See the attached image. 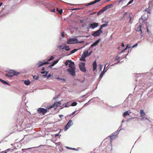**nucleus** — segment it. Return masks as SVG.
I'll return each mask as SVG.
<instances>
[{
	"mask_svg": "<svg viewBox=\"0 0 153 153\" xmlns=\"http://www.w3.org/2000/svg\"><path fill=\"white\" fill-rule=\"evenodd\" d=\"M61 104L60 102H55L53 105L51 106L50 107L48 108H54L56 109V108L59 106H61Z\"/></svg>",
	"mask_w": 153,
	"mask_h": 153,
	"instance_id": "obj_8",
	"label": "nucleus"
},
{
	"mask_svg": "<svg viewBox=\"0 0 153 153\" xmlns=\"http://www.w3.org/2000/svg\"><path fill=\"white\" fill-rule=\"evenodd\" d=\"M47 76V79H49V78L50 77H51V76L53 77V75H51V74H50L48 76Z\"/></svg>",
	"mask_w": 153,
	"mask_h": 153,
	"instance_id": "obj_39",
	"label": "nucleus"
},
{
	"mask_svg": "<svg viewBox=\"0 0 153 153\" xmlns=\"http://www.w3.org/2000/svg\"><path fill=\"white\" fill-rule=\"evenodd\" d=\"M64 33H65V32H62L61 33V35H62V36L63 37H64V36H65V35H64Z\"/></svg>",
	"mask_w": 153,
	"mask_h": 153,
	"instance_id": "obj_43",
	"label": "nucleus"
},
{
	"mask_svg": "<svg viewBox=\"0 0 153 153\" xmlns=\"http://www.w3.org/2000/svg\"><path fill=\"white\" fill-rule=\"evenodd\" d=\"M49 64L48 62H42L40 61L37 64L38 67H40L43 65L45 64Z\"/></svg>",
	"mask_w": 153,
	"mask_h": 153,
	"instance_id": "obj_10",
	"label": "nucleus"
},
{
	"mask_svg": "<svg viewBox=\"0 0 153 153\" xmlns=\"http://www.w3.org/2000/svg\"><path fill=\"white\" fill-rule=\"evenodd\" d=\"M100 0H95L94 1L90 3H88V4H85V6H88L94 4L97 2H99L100 1Z\"/></svg>",
	"mask_w": 153,
	"mask_h": 153,
	"instance_id": "obj_11",
	"label": "nucleus"
},
{
	"mask_svg": "<svg viewBox=\"0 0 153 153\" xmlns=\"http://www.w3.org/2000/svg\"><path fill=\"white\" fill-rule=\"evenodd\" d=\"M85 62H80L79 64V68L80 70L82 71L85 72L86 71L85 67Z\"/></svg>",
	"mask_w": 153,
	"mask_h": 153,
	"instance_id": "obj_3",
	"label": "nucleus"
},
{
	"mask_svg": "<svg viewBox=\"0 0 153 153\" xmlns=\"http://www.w3.org/2000/svg\"><path fill=\"white\" fill-rule=\"evenodd\" d=\"M100 68H101H101H102V65H101V66L100 65Z\"/></svg>",
	"mask_w": 153,
	"mask_h": 153,
	"instance_id": "obj_56",
	"label": "nucleus"
},
{
	"mask_svg": "<svg viewBox=\"0 0 153 153\" xmlns=\"http://www.w3.org/2000/svg\"><path fill=\"white\" fill-rule=\"evenodd\" d=\"M72 149L75 150V151H77V150L76 149L74 148H72Z\"/></svg>",
	"mask_w": 153,
	"mask_h": 153,
	"instance_id": "obj_49",
	"label": "nucleus"
},
{
	"mask_svg": "<svg viewBox=\"0 0 153 153\" xmlns=\"http://www.w3.org/2000/svg\"><path fill=\"white\" fill-rule=\"evenodd\" d=\"M66 148H67L68 149H72V148H70V147H66Z\"/></svg>",
	"mask_w": 153,
	"mask_h": 153,
	"instance_id": "obj_54",
	"label": "nucleus"
},
{
	"mask_svg": "<svg viewBox=\"0 0 153 153\" xmlns=\"http://www.w3.org/2000/svg\"><path fill=\"white\" fill-rule=\"evenodd\" d=\"M77 49H74L71 51V53H75V52H76V51H77Z\"/></svg>",
	"mask_w": 153,
	"mask_h": 153,
	"instance_id": "obj_29",
	"label": "nucleus"
},
{
	"mask_svg": "<svg viewBox=\"0 0 153 153\" xmlns=\"http://www.w3.org/2000/svg\"><path fill=\"white\" fill-rule=\"evenodd\" d=\"M19 74L16 73L15 71L12 70L5 74V75L9 77H11L17 75Z\"/></svg>",
	"mask_w": 153,
	"mask_h": 153,
	"instance_id": "obj_2",
	"label": "nucleus"
},
{
	"mask_svg": "<svg viewBox=\"0 0 153 153\" xmlns=\"http://www.w3.org/2000/svg\"><path fill=\"white\" fill-rule=\"evenodd\" d=\"M145 16V15L142 16L141 17V18H142V19L143 20H146V17H144V16Z\"/></svg>",
	"mask_w": 153,
	"mask_h": 153,
	"instance_id": "obj_31",
	"label": "nucleus"
},
{
	"mask_svg": "<svg viewBox=\"0 0 153 153\" xmlns=\"http://www.w3.org/2000/svg\"><path fill=\"white\" fill-rule=\"evenodd\" d=\"M153 6V0H152L151 1H150L149 4V7L150 6Z\"/></svg>",
	"mask_w": 153,
	"mask_h": 153,
	"instance_id": "obj_28",
	"label": "nucleus"
},
{
	"mask_svg": "<svg viewBox=\"0 0 153 153\" xmlns=\"http://www.w3.org/2000/svg\"><path fill=\"white\" fill-rule=\"evenodd\" d=\"M41 73L42 74H44L45 73V75H43L42 76L44 77H47V74L48 73V72L47 71H42L41 72Z\"/></svg>",
	"mask_w": 153,
	"mask_h": 153,
	"instance_id": "obj_19",
	"label": "nucleus"
},
{
	"mask_svg": "<svg viewBox=\"0 0 153 153\" xmlns=\"http://www.w3.org/2000/svg\"><path fill=\"white\" fill-rule=\"evenodd\" d=\"M65 50L67 51H68L70 50V48L68 46H67L66 47Z\"/></svg>",
	"mask_w": 153,
	"mask_h": 153,
	"instance_id": "obj_38",
	"label": "nucleus"
},
{
	"mask_svg": "<svg viewBox=\"0 0 153 153\" xmlns=\"http://www.w3.org/2000/svg\"><path fill=\"white\" fill-rule=\"evenodd\" d=\"M72 125V121L71 120H70L64 128V130L66 131Z\"/></svg>",
	"mask_w": 153,
	"mask_h": 153,
	"instance_id": "obj_7",
	"label": "nucleus"
},
{
	"mask_svg": "<svg viewBox=\"0 0 153 153\" xmlns=\"http://www.w3.org/2000/svg\"><path fill=\"white\" fill-rule=\"evenodd\" d=\"M145 11H147L148 13H150L149 10V9H145Z\"/></svg>",
	"mask_w": 153,
	"mask_h": 153,
	"instance_id": "obj_42",
	"label": "nucleus"
},
{
	"mask_svg": "<svg viewBox=\"0 0 153 153\" xmlns=\"http://www.w3.org/2000/svg\"><path fill=\"white\" fill-rule=\"evenodd\" d=\"M56 79H59V80H62L64 81H65V79H62V78H59V77H57L56 78Z\"/></svg>",
	"mask_w": 153,
	"mask_h": 153,
	"instance_id": "obj_34",
	"label": "nucleus"
},
{
	"mask_svg": "<svg viewBox=\"0 0 153 153\" xmlns=\"http://www.w3.org/2000/svg\"><path fill=\"white\" fill-rule=\"evenodd\" d=\"M65 107H67V106L66 105L65 106Z\"/></svg>",
	"mask_w": 153,
	"mask_h": 153,
	"instance_id": "obj_63",
	"label": "nucleus"
},
{
	"mask_svg": "<svg viewBox=\"0 0 153 153\" xmlns=\"http://www.w3.org/2000/svg\"><path fill=\"white\" fill-rule=\"evenodd\" d=\"M131 113V112H130L128 113V111H125V112H124L123 114V116L124 117H126V116L127 115H129V113Z\"/></svg>",
	"mask_w": 153,
	"mask_h": 153,
	"instance_id": "obj_22",
	"label": "nucleus"
},
{
	"mask_svg": "<svg viewBox=\"0 0 153 153\" xmlns=\"http://www.w3.org/2000/svg\"><path fill=\"white\" fill-rule=\"evenodd\" d=\"M56 10L58 11L59 13L60 14H61L62 13V9L59 10L58 8H56Z\"/></svg>",
	"mask_w": 153,
	"mask_h": 153,
	"instance_id": "obj_23",
	"label": "nucleus"
},
{
	"mask_svg": "<svg viewBox=\"0 0 153 153\" xmlns=\"http://www.w3.org/2000/svg\"><path fill=\"white\" fill-rule=\"evenodd\" d=\"M112 5L111 4H108L103 8L102 10H103V12H104L105 11H106L108 8H110V6H111Z\"/></svg>",
	"mask_w": 153,
	"mask_h": 153,
	"instance_id": "obj_13",
	"label": "nucleus"
},
{
	"mask_svg": "<svg viewBox=\"0 0 153 153\" xmlns=\"http://www.w3.org/2000/svg\"><path fill=\"white\" fill-rule=\"evenodd\" d=\"M103 27H102V25H101L100 27V28L99 30H101V29Z\"/></svg>",
	"mask_w": 153,
	"mask_h": 153,
	"instance_id": "obj_50",
	"label": "nucleus"
},
{
	"mask_svg": "<svg viewBox=\"0 0 153 153\" xmlns=\"http://www.w3.org/2000/svg\"><path fill=\"white\" fill-rule=\"evenodd\" d=\"M128 17L129 18V19H130V21H129V22H130V21H131V17L130 16V14H129V15L128 16H127V18H128Z\"/></svg>",
	"mask_w": 153,
	"mask_h": 153,
	"instance_id": "obj_37",
	"label": "nucleus"
},
{
	"mask_svg": "<svg viewBox=\"0 0 153 153\" xmlns=\"http://www.w3.org/2000/svg\"><path fill=\"white\" fill-rule=\"evenodd\" d=\"M37 111L39 113H42L43 115H45L47 112V110L43 108H40L37 110Z\"/></svg>",
	"mask_w": 153,
	"mask_h": 153,
	"instance_id": "obj_6",
	"label": "nucleus"
},
{
	"mask_svg": "<svg viewBox=\"0 0 153 153\" xmlns=\"http://www.w3.org/2000/svg\"><path fill=\"white\" fill-rule=\"evenodd\" d=\"M85 95H83V96L82 97H85Z\"/></svg>",
	"mask_w": 153,
	"mask_h": 153,
	"instance_id": "obj_60",
	"label": "nucleus"
},
{
	"mask_svg": "<svg viewBox=\"0 0 153 153\" xmlns=\"http://www.w3.org/2000/svg\"><path fill=\"white\" fill-rule=\"evenodd\" d=\"M39 78V76H33V78L36 80H37Z\"/></svg>",
	"mask_w": 153,
	"mask_h": 153,
	"instance_id": "obj_32",
	"label": "nucleus"
},
{
	"mask_svg": "<svg viewBox=\"0 0 153 153\" xmlns=\"http://www.w3.org/2000/svg\"><path fill=\"white\" fill-rule=\"evenodd\" d=\"M102 25V27H105L106 26H107V24H104Z\"/></svg>",
	"mask_w": 153,
	"mask_h": 153,
	"instance_id": "obj_41",
	"label": "nucleus"
},
{
	"mask_svg": "<svg viewBox=\"0 0 153 153\" xmlns=\"http://www.w3.org/2000/svg\"><path fill=\"white\" fill-rule=\"evenodd\" d=\"M88 51H85L82 54V56L85 58L88 55Z\"/></svg>",
	"mask_w": 153,
	"mask_h": 153,
	"instance_id": "obj_17",
	"label": "nucleus"
},
{
	"mask_svg": "<svg viewBox=\"0 0 153 153\" xmlns=\"http://www.w3.org/2000/svg\"><path fill=\"white\" fill-rule=\"evenodd\" d=\"M134 1V0H131L130 1L128 2V3L127 4V5H129V4H130L131 3H132Z\"/></svg>",
	"mask_w": 153,
	"mask_h": 153,
	"instance_id": "obj_36",
	"label": "nucleus"
},
{
	"mask_svg": "<svg viewBox=\"0 0 153 153\" xmlns=\"http://www.w3.org/2000/svg\"><path fill=\"white\" fill-rule=\"evenodd\" d=\"M120 57L119 56H117L116 57L115 60H117L118 59H120Z\"/></svg>",
	"mask_w": 153,
	"mask_h": 153,
	"instance_id": "obj_40",
	"label": "nucleus"
},
{
	"mask_svg": "<svg viewBox=\"0 0 153 153\" xmlns=\"http://www.w3.org/2000/svg\"><path fill=\"white\" fill-rule=\"evenodd\" d=\"M141 26H142V25H139V26L138 27H137L136 28V31L137 32H140V33L141 34L142 32V30L141 29Z\"/></svg>",
	"mask_w": 153,
	"mask_h": 153,
	"instance_id": "obj_15",
	"label": "nucleus"
},
{
	"mask_svg": "<svg viewBox=\"0 0 153 153\" xmlns=\"http://www.w3.org/2000/svg\"><path fill=\"white\" fill-rule=\"evenodd\" d=\"M105 73V72L104 71V70H103L102 72V73H101V74H100V78H102L103 75V74H104Z\"/></svg>",
	"mask_w": 153,
	"mask_h": 153,
	"instance_id": "obj_26",
	"label": "nucleus"
},
{
	"mask_svg": "<svg viewBox=\"0 0 153 153\" xmlns=\"http://www.w3.org/2000/svg\"><path fill=\"white\" fill-rule=\"evenodd\" d=\"M138 45H137V43H136V44H135V45H134L133 47H132V48H134L135 47H136Z\"/></svg>",
	"mask_w": 153,
	"mask_h": 153,
	"instance_id": "obj_44",
	"label": "nucleus"
},
{
	"mask_svg": "<svg viewBox=\"0 0 153 153\" xmlns=\"http://www.w3.org/2000/svg\"><path fill=\"white\" fill-rule=\"evenodd\" d=\"M93 70L94 71H95L97 68V65L96 62V61H94L93 64Z\"/></svg>",
	"mask_w": 153,
	"mask_h": 153,
	"instance_id": "obj_16",
	"label": "nucleus"
},
{
	"mask_svg": "<svg viewBox=\"0 0 153 153\" xmlns=\"http://www.w3.org/2000/svg\"><path fill=\"white\" fill-rule=\"evenodd\" d=\"M3 153H7L6 152H4Z\"/></svg>",
	"mask_w": 153,
	"mask_h": 153,
	"instance_id": "obj_59",
	"label": "nucleus"
},
{
	"mask_svg": "<svg viewBox=\"0 0 153 153\" xmlns=\"http://www.w3.org/2000/svg\"><path fill=\"white\" fill-rule=\"evenodd\" d=\"M94 14V13H91L90 14V15H92V14Z\"/></svg>",
	"mask_w": 153,
	"mask_h": 153,
	"instance_id": "obj_58",
	"label": "nucleus"
},
{
	"mask_svg": "<svg viewBox=\"0 0 153 153\" xmlns=\"http://www.w3.org/2000/svg\"><path fill=\"white\" fill-rule=\"evenodd\" d=\"M58 136V134L56 135H55V136Z\"/></svg>",
	"mask_w": 153,
	"mask_h": 153,
	"instance_id": "obj_61",
	"label": "nucleus"
},
{
	"mask_svg": "<svg viewBox=\"0 0 153 153\" xmlns=\"http://www.w3.org/2000/svg\"><path fill=\"white\" fill-rule=\"evenodd\" d=\"M74 42L77 43L78 42L77 39L75 38H71L68 40L67 43L68 44H71L74 43Z\"/></svg>",
	"mask_w": 153,
	"mask_h": 153,
	"instance_id": "obj_5",
	"label": "nucleus"
},
{
	"mask_svg": "<svg viewBox=\"0 0 153 153\" xmlns=\"http://www.w3.org/2000/svg\"><path fill=\"white\" fill-rule=\"evenodd\" d=\"M107 64V63L105 65V67H104V69L105 68V67H106Z\"/></svg>",
	"mask_w": 153,
	"mask_h": 153,
	"instance_id": "obj_55",
	"label": "nucleus"
},
{
	"mask_svg": "<svg viewBox=\"0 0 153 153\" xmlns=\"http://www.w3.org/2000/svg\"><path fill=\"white\" fill-rule=\"evenodd\" d=\"M131 48V47H128V45L127 44V46L126 47V48L124 50H122L121 52V53H123L124 51L127 49V48Z\"/></svg>",
	"mask_w": 153,
	"mask_h": 153,
	"instance_id": "obj_24",
	"label": "nucleus"
},
{
	"mask_svg": "<svg viewBox=\"0 0 153 153\" xmlns=\"http://www.w3.org/2000/svg\"><path fill=\"white\" fill-rule=\"evenodd\" d=\"M100 40V39L97 40L95 42H94L91 45V46H90V48H92L94 46L97 45V44L99 42Z\"/></svg>",
	"mask_w": 153,
	"mask_h": 153,
	"instance_id": "obj_12",
	"label": "nucleus"
},
{
	"mask_svg": "<svg viewBox=\"0 0 153 153\" xmlns=\"http://www.w3.org/2000/svg\"><path fill=\"white\" fill-rule=\"evenodd\" d=\"M77 103L76 102H74L73 103H72L71 104L72 106H75L77 104Z\"/></svg>",
	"mask_w": 153,
	"mask_h": 153,
	"instance_id": "obj_30",
	"label": "nucleus"
},
{
	"mask_svg": "<svg viewBox=\"0 0 153 153\" xmlns=\"http://www.w3.org/2000/svg\"><path fill=\"white\" fill-rule=\"evenodd\" d=\"M59 60H56L54 61L53 63H52L51 65L49 66V67L52 68V67L53 66L56 64L58 62Z\"/></svg>",
	"mask_w": 153,
	"mask_h": 153,
	"instance_id": "obj_18",
	"label": "nucleus"
},
{
	"mask_svg": "<svg viewBox=\"0 0 153 153\" xmlns=\"http://www.w3.org/2000/svg\"><path fill=\"white\" fill-rule=\"evenodd\" d=\"M54 59V57L53 56H51L50 58L48 60V62L51 61Z\"/></svg>",
	"mask_w": 153,
	"mask_h": 153,
	"instance_id": "obj_27",
	"label": "nucleus"
},
{
	"mask_svg": "<svg viewBox=\"0 0 153 153\" xmlns=\"http://www.w3.org/2000/svg\"><path fill=\"white\" fill-rule=\"evenodd\" d=\"M65 65L67 66L68 65L69 68L67 69V71L70 75L72 76L76 75V68L74 63L71 60H67L65 63Z\"/></svg>",
	"mask_w": 153,
	"mask_h": 153,
	"instance_id": "obj_1",
	"label": "nucleus"
},
{
	"mask_svg": "<svg viewBox=\"0 0 153 153\" xmlns=\"http://www.w3.org/2000/svg\"><path fill=\"white\" fill-rule=\"evenodd\" d=\"M127 13L126 12H124L123 16V17L122 18L123 19H125V16L127 15Z\"/></svg>",
	"mask_w": 153,
	"mask_h": 153,
	"instance_id": "obj_35",
	"label": "nucleus"
},
{
	"mask_svg": "<svg viewBox=\"0 0 153 153\" xmlns=\"http://www.w3.org/2000/svg\"><path fill=\"white\" fill-rule=\"evenodd\" d=\"M63 117V115H59V117H60V118H62V117Z\"/></svg>",
	"mask_w": 153,
	"mask_h": 153,
	"instance_id": "obj_46",
	"label": "nucleus"
},
{
	"mask_svg": "<svg viewBox=\"0 0 153 153\" xmlns=\"http://www.w3.org/2000/svg\"><path fill=\"white\" fill-rule=\"evenodd\" d=\"M45 70V68L44 67H43L42 68V71H44Z\"/></svg>",
	"mask_w": 153,
	"mask_h": 153,
	"instance_id": "obj_52",
	"label": "nucleus"
},
{
	"mask_svg": "<svg viewBox=\"0 0 153 153\" xmlns=\"http://www.w3.org/2000/svg\"><path fill=\"white\" fill-rule=\"evenodd\" d=\"M16 153V152H15V153Z\"/></svg>",
	"mask_w": 153,
	"mask_h": 153,
	"instance_id": "obj_64",
	"label": "nucleus"
},
{
	"mask_svg": "<svg viewBox=\"0 0 153 153\" xmlns=\"http://www.w3.org/2000/svg\"><path fill=\"white\" fill-rule=\"evenodd\" d=\"M98 25L99 24L98 23L94 22L90 24V28L94 29L97 27Z\"/></svg>",
	"mask_w": 153,
	"mask_h": 153,
	"instance_id": "obj_9",
	"label": "nucleus"
},
{
	"mask_svg": "<svg viewBox=\"0 0 153 153\" xmlns=\"http://www.w3.org/2000/svg\"><path fill=\"white\" fill-rule=\"evenodd\" d=\"M102 30H98L93 32L92 35L94 37L98 36L102 33Z\"/></svg>",
	"mask_w": 153,
	"mask_h": 153,
	"instance_id": "obj_4",
	"label": "nucleus"
},
{
	"mask_svg": "<svg viewBox=\"0 0 153 153\" xmlns=\"http://www.w3.org/2000/svg\"><path fill=\"white\" fill-rule=\"evenodd\" d=\"M104 12L103 11V10H102V9L100 10L97 13V15H98L99 14H100L101 13H103Z\"/></svg>",
	"mask_w": 153,
	"mask_h": 153,
	"instance_id": "obj_33",
	"label": "nucleus"
},
{
	"mask_svg": "<svg viewBox=\"0 0 153 153\" xmlns=\"http://www.w3.org/2000/svg\"><path fill=\"white\" fill-rule=\"evenodd\" d=\"M76 111H74L71 114V115H74L75 113L76 112Z\"/></svg>",
	"mask_w": 153,
	"mask_h": 153,
	"instance_id": "obj_48",
	"label": "nucleus"
},
{
	"mask_svg": "<svg viewBox=\"0 0 153 153\" xmlns=\"http://www.w3.org/2000/svg\"><path fill=\"white\" fill-rule=\"evenodd\" d=\"M121 46L123 47H124V43H123L122 44V45H121Z\"/></svg>",
	"mask_w": 153,
	"mask_h": 153,
	"instance_id": "obj_51",
	"label": "nucleus"
},
{
	"mask_svg": "<svg viewBox=\"0 0 153 153\" xmlns=\"http://www.w3.org/2000/svg\"><path fill=\"white\" fill-rule=\"evenodd\" d=\"M56 145H60L61 144V143L60 142H58V143H55Z\"/></svg>",
	"mask_w": 153,
	"mask_h": 153,
	"instance_id": "obj_45",
	"label": "nucleus"
},
{
	"mask_svg": "<svg viewBox=\"0 0 153 153\" xmlns=\"http://www.w3.org/2000/svg\"><path fill=\"white\" fill-rule=\"evenodd\" d=\"M55 9H53L51 10V12H55Z\"/></svg>",
	"mask_w": 153,
	"mask_h": 153,
	"instance_id": "obj_53",
	"label": "nucleus"
},
{
	"mask_svg": "<svg viewBox=\"0 0 153 153\" xmlns=\"http://www.w3.org/2000/svg\"><path fill=\"white\" fill-rule=\"evenodd\" d=\"M147 31L148 32H149V29H148V28H147Z\"/></svg>",
	"mask_w": 153,
	"mask_h": 153,
	"instance_id": "obj_57",
	"label": "nucleus"
},
{
	"mask_svg": "<svg viewBox=\"0 0 153 153\" xmlns=\"http://www.w3.org/2000/svg\"><path fill=\"white\" fill-rule=\"evenodd\" d=\"M140 116L141 117H142L141 119L142 120L144 118V117H143L145 116L146 114L143 111V110H140Z\"/></svg>",
	"mask_w": 153,
	"mask_h": 153,
	"instance_id": "obj_14",
	"label": "nucleus"
},
{
	"mask_svg": "<svg viewBox=\"0 0 153 153\" xmlns=\"http://www.w3.org/2000/svg\"><path fill=\"white\" fill-rule=\"evenodd\" d=\"M0 81L1 82L4 84V85H9V84L6 81L4 80L1 79H0Z\"/></svg>",
	"mask_w": 153,
	"mask_h": 153,
	"instance_id": "obj_20",
	"label": "nucleus"
},
{
	"mask_svg": "<svg viewBox=\"0 0 153 153\" xmlns=\"http://www.w3.org/2000/svg\"><path fill=\"white\" fill-rule=\"evenodd\" d=\"M85 57H83V56H82L81 57L80 59V60L81 61H85L86 60L85 59Z\"/></svg>",
	"mask_w": 153,
	"mask_h": 153,
	"instance_id": "obj_25",
	"label": "nucleus"
},
{
	"mask_svg": "<svg viewBox=\"0 0 153 153\" xmlns=\"http://www.w3.org/2000/svg\"><path fill=\"white\" fill-rule=\"evenodd\" d=\"M24 83L26 85H29L30 84V82L29 79L27 80H24Z\"/></svg>",
	"mask_w": 153,
	"mask_h": 153,
	"instance_id": "obj_21",
	"label": "nucleus"
},
{
	"mask_svg": "<svg viewBox=\"0 0 153 153\" xmlns=\"http://www.w3.org/2000/svg\"><path fill=\"white\" fill-rule=\"evenodd\" d=\"M129 120V119H127L128 121Z\"/></svg>",
	"mask_w": 153,
	"mask_h": 153,
	"instance_id": "obj_62",
	"label": "nucleus"
},
{
	"mask_svg": "<svg viewBox=\"0 0 153 153\" xmlns=\"http://www.w3.org/2000/svg\"><path fill=\"white\" fill-rule=\"evenodd\" d=\"M44 2L43 1H40V3L41 4H43Z\"/></svg>",
	"mask_w": 153,
	"mask_h": 153,
	"instance_id": "obj_47",
	"label": "nucleus"
}]
</instances>
